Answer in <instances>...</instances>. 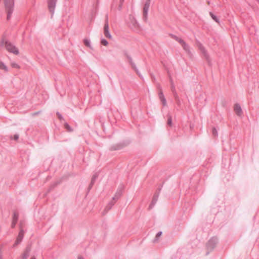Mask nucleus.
Instances as JSON below:
<instances>
[{"label": "nucleus", "mask_w": 259, "mask_h": 259, "mask_svg": "<svg viewBox=\"0 0 259 259\" xmlns=\"http://www.w3.org/2000/svg\"><path fill=\"white\" fill-rule=\"evenodd\" d=\"M24 235V231L23 230H21L20 231L19 233V234H18V236L17 237V240H16V242H15V243H14V244L13 245L14 247H15V246L17 245L19 243H20V242L22 241V239L23 238Z\"/></svg>", "instance_id": "10"}, {"label": "nucleus", "mask_w": 259, "mask_h": 259, "mask_svg": "<svg viewBox=\"0 0 259 259\" xmlns=\"http://www.w3.org/2000/svg\"><path fill=\"white\" fill-rule=\"evenodd\" d=\"M121 194V191L120 190H117L116 194H115V196L113 197V200L108 203L105 209H107V210L110 209L112 208V207L114 205L115 201L120 197Z\"/></svg>", "instance_id": "4"}, {"label": "nucleus", "mask_w": 259, "mask_h": 259, "mask_svg": "<svg viewBox=\"0 0 259 259\" xmlns=\"http://www.w3.org/2000/svg\"><path fill=\"white\" fill-rule=\"evenodd\" d=\"M11 65L14 68H19V65L16 62H12Z\"/></svg>", "instance_id": "24"}, {"label": "nucleus", "mask_w": 259, "mask_h": 259, "mask_svg": "<svg viewBox=\"0 0 259 259\" xmlns=\"http://www.w3.org/2000/svg\"><path fill=\"white\" fill-rule=\"evenodd\" d=\"M234 111L235 113L239 116L241 117L242 115L243 112L240 105L239 104H235L234 105Z\"/></svg>", "instance_id": "11"}, {"label": "nucleus", "mask_w": 259, "mask_h": 259, "mask_svg": "<svg viewBox=\"0 0 259 259\" xmlns=\"http://www.w3.org/2000/svg\"><path fill=\"white\" fill-rule=\"evenodd\" d=\"M31 259H36V258L34 257H33L31 258Z\"/></svg>", "instance_id": "37"}, {"label": "nucleus", "mask_w": 259, "mask_h": 259, "mask_svg": "<svg viewBox=\"0 0 259 259\" xmlns=\"http://www.w3.org/2000/svg\"><path fill=\"white\" fill-rule=\"evenodd\" d=\"M171 88H172V91L174 92V87L173 84L171 85Z\"/></svg>", "instance_id": "35"}, {"label": "nucleus", "mask_w": 259, "mask_h": 259, "mask_svg": "<svg viewBox=\"0 0 259 259\" xmlns=\"http://www.w3.org/2000/svg\"><path fill=\"white\" fill-rule=\"evenodd\" d=\"M162 235V232L161 231H159L158 232L157 234H156V235L155 236V239L153 240V242H156L157 241H158V238L159 237L161 236V235Z\"/></svg>", "instance_id": "18"}, {"label": "nucleus", "mask_w": 259, "mask_h": 259, "mask_svg": "<svg viewBox=\"0 0 259 259\" xmlns=\"http://www.w3.org/2000/svg\"><path fill=\"white\" fill-rule=\"evenodd\" d=\"M212 134L214 136H218V131L215 128H213L212 129Z\"/></svg>", "instance_id": "25"}, {"label": "nucleus", "mask_w": 259, "mask_h": 259, "mask_svg": "<svg viewBox=\"0 0 259 259\" xmlns=\"http://www.w3.org/2000/svg\"><path fill=\"white\" fill-rule=\"evenodd\" d=\"M4 4L7 12V19L9 20L13 12L14 0H4Z\"/></svg>", "instance_id": "2"}, {"label": "nucleus", "mask_w": 259, "mask_h": 259, "mask_svg": "<svg viewBox=\"0 0 259 259\" xmlns=\"http://www.w3.org/2000/svg\"><path fill=\"white\" fill-rule=\"evenodd\" d=\"M17 221L13 220L12 223V227H14L17 223Z\"/></svg>", "instance_id": "31"}, {"label": "nucleus", "mask_w": 259, "mask_h": 259, "mask_svg": "<svg viewBox=\"0 0 259 259\" xmlns=\"http://www.w3.org/2000/svg\"><path fill=\"white\" fill-rule=\"evenodd\" d=\"M150 0H147L143 8V19L146 21L148 17V13L150 7Z\"/></svg>", "instance_id": "6"}, {"label": "nucleus", "mask_w": 259, "mask_h": 259, "mask_svg": "<svg viewBox=\"0 0 259 259\" xmlns=\"http://www.w3.org/2000/svg\"><path fill=\"white\" fill-rule=\"evenodd\" d=\"M178 41L182 45L185 41L182 39L181 38H179Z\"/></svg>", "instance_id": "29"}, {"label": "nucleus", "mask_w": 259, "mask_h": 259, "mask_svg": "<svg viewBox=\"0 0 259 259\" xmlns=\"http://www.w3.org/2000/svg\"><path fill=\"white\" fill-rule=\"evenodd\" d=\"M57 0H48V5L50 12L53 15L54 13Z\"/></svg>", "instance_id": "7"}, {"label": "nucleus", "mask_w": 259, "mask_h": 259, "mask_svg": "<svg viewBox=\"0 0 259 259\" xmlns=\"http://www.w3.org/2000/svg\"><path fill=\"white\" fill-rule=\"evenodd\" d=\"M104 34L106 37L109 39H112V36L109 31V27L108 23V20H106L104 26Z\"/></svg>", "instance_id": "8"}, {"label": "nucleus", "mask_w": 259, "mask_h": 259, "mask_svg": "<svg viewBox=\"0 0 259 259\" xmlns=\"http://www.w3.org/2000/svg\"><path fill=\"white\" fill-rule=\"evenodd\" d=\"M174 38L177 40L178 41L179 40V39L180 38L179 37L176 36H174Z\"/></svg>", "instance_id": "33"}, {"label": "nucleus", "mask_w": 259, "mask_h": 259, "mask_svg": "<svg viewBox=\"0 0 259 259\" xmlns=\"http://www.w3.org/2000/svg\"><path fill=\"white\" fill-rule=\"evenodd\" d=\"M2 2V0H0V3Z\"/></svg>", "instance_id": "38"}, {"label": "nucleus", "mask_w": 259, "mask_h": 259, "mask_svg": "<svg viewBox=\"0 0 259 259\" xmlns=\"http://www.w3.org/2000/svg\"><path fill=\"white\" fill-rule=\"evenodd\" d=\"M101 42L103 45L105 46H107L108 45V42L104 38H102L101 39Z\"/></svg>", "instance_id": "22"}, {"label": "nucleus", "mask_w": 259, "mask_h": 259, "mask_svg": "<svg viewBox=\"0 0 259 259\" xmlns=\"http://www.w3.org/2000/svg\"><path fill=\"white\" fill-rule=\"evenodd\" d=\"M78 259H84L82 256H79Z\"/></svg>", "instance_id": "36"}, {"label": "nucleus", "mask_w": 259, "mask_h": 259, "mask_svg": "<svg viewBox=\"0 0 259 259\" xmlns=\"http://www.w3.org/2000/svg\"><path fill=\"white\" fill-rule=\"evenodd\" d=\"M123 2H124V0H119V5L118 6V9L119 10H120L122 8V6Z\"/></svg>", "instance_id": "23"}, {"label": "nucleus", "mask_w": 259, "mask_h": 259, "mask_svg": "<svg viewBox=\"0 0 259 259\" xmlns=\"http://www.w3.org/2000/svg\"><path fill=\"white\" fill-rule=\"evenodd\" d=\"M184 49V50L187 52L188 54H190V49L188 45H187L185 42H184L182 45H181Z\"/></svg>", "instance_id": "15"}, {"label": "nucleus", "mask_w": 259, "mask_h": 259, "mask_svg": "<svg viewBox=\"0 0 259 259\" xmlns=\"http://www.w3.org/2000/svg\"><path fill=\"white\" fill-rule=\"evenodd\" d=\"M218 242V239L217 237H212L211 239H209V240L208 241L207 243L206 247L207 250L209 251L212 250L215 247Z\"/></svg>", "instance_id": "3"}, {"label": "nucleus", "mask_w": 259, "mask_h": 259, "mask_svg": "<svg viewBox=\"0 0 259 259\" xmlns=\"http://www.w3.org/2000/svg\"><path fill=\"white\" fill-rule=\"evenodd\" d=\"M158 96H159V98L160 99V100H161L163 105L164 106H166V99L164 96V95L162 93V92L161 91V90H160L158 93Z\"/></svg>", "instance_id": "13"}, {"label": "nucleus", "mask_w": 259, "mask_h": 259, "mask_svg": "<svg viewBox=\"0 0 259 259\" xmlns=\"http://www.w3.org/2000/svg\"><path fill=\"white\" fill-rule=\"evenodd\" d=\"M3 255L1 251H0V259H2Z\"/></svg>", "instance_id": "34"}, {"label": "nucleus", "mask_w": 259, "mask_h": 259, "mask_svg": "<svg viewBox=\"0 0 259 259\" xmlns=\"http://www.w3.org/2000/svg\"><path fill=\"white\" fill-rule=\"evenodd\" d=\"M19 139V135L18 134H15L14 136V139L15 140H17Z\"/></svg>", "instance_id": "30"}, {"label": "nucleus", "mask_w": 259, "mask_h": 259, "mask_svg": "<svg viewBox=\"0 0 259 259\" xmlns=\"http://www.w3.org/2000/svg\"><path fill=\"white\" fill-rule=\"evenodd\" d=\"M130 25L135 31L139 30V25L133 16H130Z\"/></svg>", "instance_id": "5"}, {"label": "nucleus", "mask_w": 259, "mask_h": 259, "mask_svg": "<svg viewBox=\"0 0 259 259\" xmlns=\"http://www.w3.org/2000/svg\"><path fill=\"white\" fill-rule=\"evenodd\" d=\"M97 177V176H96V175H94V176L92 178V181H91V184H93L94 183V182L95 181Z\"/></svg>", "instance_id": "26"}, {"label": "nucleus", "mask_w": 259, "mask_h": 259, "mask_svg": "<svg viewBox=\"0 0 259 259\" xmlns=\"http://www.w3.org/2000/svg\"><path fill=\"white\" fill-rule=\"evenodd\" d=\"M156 200H157V199L155 198L153 200V201H152V205H154V204H155L156 202Z\"/></svg>", "instance_id": "32"}, {"label": "nucleus", "mask_w": 259, "mask_h": 259, "mask_svg": "<svg viewBox=\"0 0 259 259\" xmlns=\"http://www.w3.org/2000/svg\"><path fill=\"white\" fill-rule=\"evenodd\" d=\"M57 115H58V118H59L60 120L63 119V116H62V115H61L60 113H59V112H57Z\"/></svg>", "instance_id": "28"}, {"label": "nucleus", "mask_w": 259, "mask_h": 259, "mask_svg": "<svg viewBox=\"0 0 259 259\" xmlns=\"http://www.w3.org/2000/svg\"><path fill=\"white\" fill-rule=\"evenodd\" d=\"M31 251L30 246H28L26 247L24 252L21 256V259H26L29 255V253Z\"/></svg>", "instance_id": "12"}, {"label": "nucleus", "mask_w": 259, "mask_h": 259, "mask_svg": "<svg viewBox=\"0 0 259 259\" xmlns=\"http://www.w3.org/2000/svg\"><path fill=\"white\" fill-rule=\"evenodd\" d=\"M65 127H66V128H67L69 131H72V129L71 128V127H70V126H69L68 124L66 123V124H65Z\"/></svg>", "instance_id": "27"}, {"label": "nucleus", "mask_w": 259, "mask_h": 259, "mask_svg": "<svg viewBox=\"0 0 259 259\" xmlns=\"http://www.w3.org/2000/svg\"><path fill=\"white\" fill-rule=\"evenodd\" d=\"M83 42H84V44L87 47H88V48H89L90 49H91L92 50L93 49V47L91 45V40L89 39H88V38L84 39Z\"/></svg>", "instance_id": "14"}, {"label": "nucleus", "mask_w": 259, "mask_h": 259, "mask_svg": "<svg viewBox=\"0 0 259 259\" xmlns=\"http://www.w3.org/2000/svg\"><path fill=\"white\" fill-rule=\"evenodd\" d=\"M209 14L210 15V16L211 17L212 19L215 21L217 23H219V19L217 18V16H215L213 13H212L211 12H210L209 13Z\"/></svg>", "instance_id": "19"}, {"label": "nucleus", "mask_w": 259, "mask_h": 259, "mask_svg": "<svg viewBox=\"0 0 259 259\" xmlns=\"http://www.w3.org/2000/svg\"><path fill=\"white\" fill-rule=\"evenodd\" d=\"M1 46L5 47L6 50L15 55L19 54L18 49L11 42L8 41L5 38H3L1 41Z\"/></svg>", "instance_id": "1"}, {"label": "nucleus", "mask_w": 259, "mask_h": 259, "mask_svg": "<svg viewBox=\"0 0 259 259\" xmlns=\"http://www.w3.org/2000/svg\"><path fill=\"white\" fill-rule=\"evenodd\" d=\"M198 47L199 48V50L203 55L204 57L205 58V59L207 60V61H209V57L208 54L207 53V51H206L204 47L202 46V44L200 43H198L197 44Z\"/></svg>", "instance_id": "9"}, {"label": "nucleus", "mask_w": 259, "mask_h": 259, "mask_svg": "<svg viewBox=\"0 0 259 259\" xmlns=\"http://www.w3.org/2000/svg\"><path fill=\"white\" fill-rule=\"evenodd\" d=\"M0 69L5 70V71H8V68L7 66L2 62L0 61Z\"/></svg>", "instance_id": "17"}, {"label": "nucleus", "mask_w": 259, "mask_h": 259, "mask_svg": "<svg viewBox=\"0 0 259 259\" xmlns=\"http://www.w3.org/2000/svg\"><path fill=\"white\" fill-rule=\"evenodd\" d=\"M127 58H128L131 64L132 65V67L135 69V70L136 71L137 73H139V71H138V69L137 68L135 64L133 62L132 59L131 57L127 56Z\"/></svg>", "instance_id": "16"}, {"label": "nucleus", "mask_w": 259, "mask_h": 259, "mask_svg": "<svg viewBox=\"0 0 259 259\" xmlns=\"http://www.w3.org/2000/svg\"><path fill=\"white\" fill-rule=\"evenodd\" d=\"M167 124L169 126L172 125V118H171V116L170 115H168Z\"/></svg>", "instance_id": "20"}, {"label": "nucleus", "mask_w": 259, "mask_h": 259, "mask_svg": "<svg viewBox=\"0 0 259 259\" xmlns=\"http://www.w3.org/2000/svg\"><path fill=\"white\" fill-rule=\"evenodd\" d=\"M18 219V214L16 212H14L13 220L17 222Z\"/></svg>", "instance_id": "21"}]
</instances>
